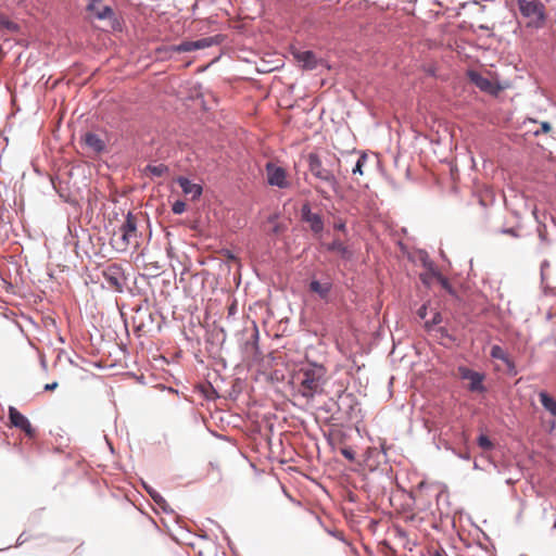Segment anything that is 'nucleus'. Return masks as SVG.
<instances>
[{"instance_id": "nucleus-33", "label": "nucleus", "mask_w": 556, "mask_h": 556, "mask_svg": "<svg viewBox=\"0 0 556 556\" xmlns=\"http://www.w3.org/2000/svg\"><path fill=\"white\" fill-rule=\"evenodd\" d=\"M504 232H505V233H508V235H510V236H515V237L517 236V233L515 232V230H514L513 228H510V229H506V230H504Z\"/></svg>"}, {"instance_id": "nucleus-26", "label": "nucleus", "mask_w": 556, "mask_h": 556, "mask_svg": "<svg viewBox=\"0 0 556 556\" xmlns=\"http://www.w3.org/2000/svg\"><path fill=\"white\" fill-rule=\"evenodd\" d=\"M552 130V126L548 122H542L540 129L533 131L534 136H539L540 134H547Z\"/></svg>"}, {"instance_id": "nucleus-18", "label": "nucleus", "mask_w": 556, "mask_h": 556, "mask_svg": "<svg viewBox=\"0 0 556 556\" xmlns=\"http://www.w3.org/2000/svg\"><path fill=\"white\" fill-rule=\"evenodd\" d=\"M539 396L542 406L556 417V401L544 391L540 392Z\"/></svg>"}, {"instance_id": "nucleus-10", "label": "nucleus", "mask_w": 556, "mask_h": 556, "mask_svg": "<svg viewBox=\"0 0 556 556\" xmlns=\"http://www.w3.org/2000/svg\"><path fill=\"white\" fill-rule=\"evenodd\" d=\"M81 141L89 150L97 154H100L105 151L106 144L104 140L94 132H86L83 136Z\"/></svg>"}, {"instance_id": "nucleus-30", "label": "nucleus", "mask_w": 556, "mask_h": 556, "mask_svg": "<svg viewBox=\"0 0 556 556\" xmlns=\"http://www.w3.org/2000/svg\"><path fill=\"white\" fill-rule=\"evenodd\" d=\"M150 494H151L152 498L154 500V502H156L159 505L161 503L165 502L164 498L160 494H157V493H155V494L150 493Z\"/></svg>"}, {"instance_id": "nucleus-11", "label": "nucleus", "mask_w": 556, "mask_h": 556, "mask_svg": "<svg viewBox=\"0 0 556 556\" xmlns=\"http://www.w3.org/2000/svg\"><path fill=\"white\" fill-rule=\"evenodd\" d=\"M470 77L475 85L482 91L489 93H496L500 90V88L488 77H484L477 73H472Z\"/></svg>"}, {"instance_id": "nucleus-20", "label": "nucleus", "mask_w": 556, "mask_h": 556, "mask_svg": "<svg viewBox=\"0 0 556 556\" xmlns=\"http://www.w3.org/2000/svg\"><path fill=\"white\" fill-rule=\"evenodd\" d=\"M327 250L330 252H337V253L341 254L342 256H344L348 253V248L339 239H334L331 243H329L327 245Z\"/></svg>"}, {"instance_id": "nucleus-3", "label": "nucleus", "mask_w": 556, "mask_h": 556, "mask_svg": "<svg viewBox=\"0 0 556 556\" xmlns=\"http://www.w3.org/2000/svg\"><path fill=\"white\" fill-rule=\"evenodd\" d=\"M138 239L137 218L131 213H128L123 224L113 232L111 245L116 251H126L130 244L138 247Z\"/></svg>"}, {"instance_id": "nucleus-8", "label": "nucleus", "mask_w": 556, "mask_h": 556, "mask_svg": "<svg viewBox=\"0 0 556 556\" xmlns=\"http://www.w3.org/2000/svg\"><path fill=\"white\" fill-rule=\"evenodd\" d=\"M302 219L309 225L311 230L318 235L324 229V222L319 214L313 213L308 204H304L301 208Z\"/></svg>"}, {"instance_id": "nucleus-15", "label": "nucleus", "mask_w": 556, "mask_h": 556, "mask_svg": "<svg viewBox=\"0 0 556 556\" xmlns=\"http://www.w3.org/2000/svg\"><path fill=\"white\" fill-rule=\"evenodd\" d=\"M490 355L494 359H500L505 363L509 371L515 370V364L505 352V350L500 345H493L490 351Z\"/></svg>"}, {"instance_id": "nucleus-12", "label": "nucleus", "mask_w": 556, "mask_h": 556, "mask_svg": "<svg viewBox=\"0 0 556 556\" xmlns=\"http://www.w3.org/2000/svg\"><path fill=\"white\" fill-rule=\"evenodd\" d=\"M293 55L305 70H313L317 65V59L312 51H296Z\"/></svg>"}, {"instance_id": "nucleus-27", "label": "nucleus", "mask_w": 556, "mask_h": 556, "mask_svg": "<svg viewBox=\"0 0 556 556\" xmlns=\"http://www.w3.org/2000/svg\"><path fill=\"white\" fill-rule=\"evenodd\" d=\"M341 454L349 460L355 459V453L351 448H342Z\"/></svg>"}, {"instance_id": "nucleus-4", "label": "nucleus", "mask_w": 556, "mask_h": 556, "mask_svg": "<svg viewBox=\"0 0 556 556\" xmlns=\"http://www.w3.org/2000/svg\"><path fill=\"white\" fill-rule=\"evenodd\" d=\"M516 2L527 27L541 28L544 26L546 10L541 0H516Z\"/></svg>"}, {"instance_id": "nucleus-22", "label": "nucleus", "mask_w": 556, "mask_h": 556, "mask_svg": "<svg viewBox=\"0 0 556 556\" xmlns=\"http://www.w3.org/2000/svg\"><path fill=\"white\" fill-rule=\"evenodd\" d=\"M0 28L8 29L12 33L18 30V26L16 23L9 20L7 16L0 14Z\"/></svg>"}, {"instance_id": "nucleus-5", "label": "nucleus", "mask_w": 556, "mask_h": 556, "mask_svg": "<svg viewBox=\"0 0 556 556\" xmlns=\"http://www.w3.org/2000/svg\"><path fill=\"white\" fill-rule=\"evenodd\" d=\"M265 172L268 185L280 189H287L290 187L291 182L288 179V173L283 167L278 166L273 162H268L265 165Z\"/></svg>"}, {"instance_id": "nucleus-16", "label": "nucleus", "mask_w": 556, "mask_h": 556, "mask_svg": "<svg viewBox=\"0 0 556 556\" xmlns=\"http://www.w3.org/2000/svg\"><path fill=\"white\" fill-rule=\"evenodd\" d=\"M332 285L330 281L320 282L318 280H312L309 283V290L319 295L320 299L326 300L331 291Z\"/></svg>"}, {"instance_id": "nucleus-14", "label": "nucleus", "mask_w": 556, "mask_h": 556, "mask_svg": "<svg viewBox=\"0 0 556 556\" xmlns=\"http://www.w3.org/2000/svg\"><path fill=\"white\" fill-rule=\"evenodd\" d=\"M90 11L99 20L109 18L113 15V10L108 5H102L100 0H93L88 4Z\"/></svg>"}, {"instance_id": "nucleus-9", "label": "nucleus", "mask_w": 556, "mask_h": 556, "mask_svg": "<svg viewBox=\"0 0 556 556\" xmlns=\"http://www.w3.org/2000/svg\"><path fill=\"white\" fill-rule=\"evenodd\" d=\"M213 45L212 38H203L195 41H182L172 48L175 52H190L199 49L208 48Z\"/></svg>"}, {"instance_id": "nucleus-6", "label": "nucleus", "mask_w": 556, "mask_h": 556, "mask_svg": "<svg viewBox=\"0 0 556 556\" xmlns=\"http://www.w3.org/2000/svg\"><path fill=\"white\" fill-rule=\"evenodd\" d=\"M9 420L12 427L21 429L27 438H36V429L31 426L28 418L13 406L9 407Z\"/></svg>"}, {"instance_id": "nucleus-1", "label": "nucleus", "mask_w": 556, "mask_h": 556, "mask_svg": "<svg viewBox=\"0 0 556 556\" xmlns=\"http://www.w3.org/2000/svg\"><path fill=\"white\" fill-rule=\"evenodd\" d=\"M308 172L312 176L337 192L340 188L338 176L341 175L340 159L329 151L311 152L306 156Z\"/></svg>"}, {"instance_id": "nucleus-36", "label": "nucleus", "mask_w": 556, "mask_h": 556, "mask_svg": "<svg viewBox=\"0 0 556 556\" xmlns=\"http://www.w3.org/2000/svg\"><path fill=\"white\" fill-rule=\"evenodd\" d=\"M257 336H258V331H257V329L255 328V338H257Z\"/></svg>"}, {"instance_id": "nucleus-25", "label": "nucleus", "mask_w": 556, "mask_h": 556, "mask_svg": "<svg viewBox=\"0 0 556 556\" xmlns=\"http://www.w3.org/2000/svg\"><path fill=\"white\" fill-rule=\"evenodd\" d=\"M172 211L174 214H182L186 211V203L184 201H176L173 204Z\"/></svg>"}, {"instance_id": "nucleus-31", "label": "nucleus", "mask_w": 556, "mask_h": 556, "mask_svg": "<svg viewBox=\"0 0 556 556\" xmlns=\"http://www.w3.org/2000/svg\"><path fill=\"white\" fill-rule=\"evenodd\" d=\"M426 315H427V307L425 305H422L418 309V316L424 319V318H426Z\"/></svg>"}, {"instance_id": "nucleus-21", "label": "nucleus", "mask_w": 556, "mask_h": 556, "mask_svg": "<svg viewBox=\"0 0 556 556\" xmlns=\"http://www.w3.org/2000/svg\"><path fill=\"white\" fill-rule=\"evenodd\" d=\"M118 268L111 267L109 268V271L104 273V276L106 277V280L109 281L110 286L115 287L116 289L121 288L119 279L115 276L117 274Z\"/></svg>"}, {"instance_id": "nucleus-28", "label": "nucleus", "mask_w": 556, "mask_h": 556, "mask_svg": "<svg viewBox=\"0 0 556 556\" xmlns=\"http://www.w3.org/2000/svg\"><path fill=\"white\" fill-rule=\"evenodd\" d=\"M315 190L318 194H320L324 199H329V194L327 191H325L321 187L316 186Z\"/></svg>"}, {"instance_id": "nucleus-23", "label": "nucleus", "mask_w": 556, "mask_h": 556, "mask_svg": "<svg viewBox=\"0 0 556 556\" xmlns=\"http://www.w3.org/2000/svg\"><path fill=\"white\" fill-rule=\"evenodd\" d=\"M477 442L479 447H481L483 451H490L494 447L493 442L485 434H480Z\"/></svg>"}, {"instance_id": "nucleus-32", "label": "nucleus", "mask_w": 556, "mask_h": 556, "mask_svg": "<svg viewBox=\"0 0 556 556\" xmlns=\"http://www.w3.org/2000/svg\"><path fill=\"white\" fill-rule=\"evenodd\" d=\"M334 228H336L337 230L344 231V230H345V223H343V222H338V223H336V224H334Z\"/></svg>"}, {"instance_id": "nucleus-29", "label": "nucleus", "mask_w": 556, "mask_h": 556, "mask_svg": "<svg viewBox=\"0 0 556 556\" xmlns=\"http://www.w3.org/2000/svg\"><path fill=\"white\" fill-rule=\"evenodd\" d=\"M58 386H59L58 382L54 381L51 383H47L43 389H45V391H53L58 388Z\"/></svg>"}, {"instance_id": "nucleus-7", "label": "nucleus", "mask_w": 556, "mask_h": 556, "mask_svg": "<svg viewBox=\"0 0 556 556\" xmlns=\"http://www.w3.org/2000/svg\"><path fill=\"white\" fill-rule=\"evenodd\" d=\"M458 371H459L462 379L469 381L468 388L470 391H472V392H483L484 391V386H483L484 375L483 374L473 371L467 367H459Z\"/></svg>"}, {"instance_id": "nucleus-2", "label": "nucleus", "mask_w": 556, "mask_h": 556, "mask_svg": "<svg viewBox=\"0 0 556 556\" xmlns=\"http://www.w3.org/2000/svg\"><path fill=\"white\" fill-rule=\"evenodd\" d=\"M327 370L323 365L311 364L302 367L296 374L299 392L307 400L324 392L327 382Z\"/></svg>"}, {"instance_id": "nucleus-24", "label": "nucleus", "mask_w": 556, "mask_h": 556, "mask_svg": "<svg viewBox=\"0 0 556 556\" xmlns=\"http://www.w3.org/2000/svg\"><path fill=\"white\" fill-rule=\"evenodd\" d=\"M442 321V316L439 312H435L430 320H427L425 324L426 328H430L432 326H435Z\"/></svg>"}, {"instance_id": "nucleus-19", "label": "nucleus", "mask_w": 556, "mask_h": 556, "mask_svg": "<svg viewBox=\"0 0 556 556\" xmlns=\"http://www.w3.org/2000/svg\"><path fill=\"white\" fill-rule=\"evenodd\" d=\"M367 161H368V156H367V154L362 153V154L358 156V159H357V161H356V163H355L354 167L352 168V174H353V175H359V176H363V175H364V167H365V165H366Z\"/></svg>"}, {"instance_id": "nucleus-13", "label": "nucleus", "mask_w": 556, "mask_h": 556, "mask_svg": "<svg viewBox=\"0 0 556 556\" xmlns=\"http://www.w3.org/2000/svg\"><path fill=\"white\" fill-rule=\"evenodd\" d=\"M177 182L182 189V192L185 194H190L193 200L200 198L202 194V187L198 184H193L188 178L179 177Z\"/></svg>"}, {"instance_id": "nucleus-37", "label": "nucleus", "mask_w": 556, "mask_h": 556, "mask_svg": "<svg viewBox=\"0 0 556 556\" xmlns=\"http://www.w3.org/2000/svg\"><path fill=\"white\" fill-rule=\"evenodd\" d=\"M435 556H442L441 554L437 553Z\"/></svg>"}, {"instance_id": "nucleus-17", "label": "nucleus", "mask_w": 556, "mask_h": 556, "mask_svg": "<svg viewBox=\"0 0 556 556\" xmlns=\"http://www.w3.org/2000/svg\"><path fill=\"white\" fill-rule=\"evenodd\" d=\"M168 167L165 164L152 165L149 164L144 167L143 173L149 177H162L167 174Z\"/></svg>"}, {"instance_id": "nucleus-34", "label": "nucleus", "mask_w": 556, "mask_h": 556, "mask_svg": "<svg viewBox=\"0 0 556 556\" xmlns=\"http://www.w3.org/2000/svg\"><path fill=\"white\" fill-rule=\"evenodd\" d=\"M439 279L442 281L443 286H446L447 281L441 275L438 274Z\"/></svg>"}, {"instance_id": "nucleus-35", "label": "nucleus", "mask_w": 556, "mask_h": 556, "mask_svg": "<svg viewBox=\"0 0 556 556\" xmlns=\"http://www.w3.org/2000/svg\"><path fill=\"white\" fill-rule=\"evenodd\" d=\"M338 539L341 540L343 542V538L341 534L338 535Z\"/></svg>"}]
</instances>
